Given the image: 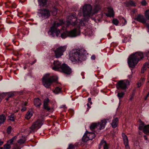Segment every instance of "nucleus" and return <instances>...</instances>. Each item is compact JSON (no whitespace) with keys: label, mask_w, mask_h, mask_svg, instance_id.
<instances>
[{"label":"nucleus","mask_w":149,"mask_h":149,"mask_svg":"<svg viewBox=\"0 0 149 149\" xmlns=\"http://www.w3.org/2000/svg\"><path fill=\"white\" fill-rule=\"evenodd\" d=\"M149 97V92L148 93L146 97H145V100H147V98Z\"/></svg>","instance_id":"864d4df0"},{"label":"nucleus","mask_w":149,"mask_h":149,"mask_svg":"<svg viewBox=\"0 0 149 149\" xmlns=\"http://www.w3.org/2000/svg\"><path fill=\"white\" fill-rule=\"evenodd\" d=\"M56 81L54 77L50 76L49 74H45L42 78V84L47 88H49L52 84Z\"/></svg>","instance_id":"0eeeda50"},{"label":"nucleus","mask_w":149,"mask_h":149,"mask_svg":"<svg viewBox=\"0 0 149 149\" xmlns=\"http://www.w3.org/2000/svg\"><path fill=\"white\" fill-rule=\"evenodd\" d=\"M84 25L85 24L83 21L81 20L80 21V22L79 23L77 22L76 26H77L78 27H80V26H84Z\"/></svg>","instance_id":"72a5a7b5"},{"label":"nucleus","mask_w":149,"mask_h":149,"mask_svg":"<svg viewBox=\"0 0 149 149\" xmlns=\"http://www.w3.org/2000/svg\"><path fill=\"white\" fill-rule=\"evenodd\" d=\"M33 112L32 109L29 110L27 112L26 114L25 115V118L28 120L29 119L33 116Z\"/></svg>","instance_id":"5701e85b"},{"label":"nucleus","mask_w":149,"mask_h":149,"mask_svg":"<svg viewBox=\"0 0 149 149\" xmlns=\"http://www.w3.org/2000/svg\"><path fill=\"white\" fill-rule=\"evenodd\" d=\"M26 110V107H25L23 106L21 110L23 112L25 111Z\"/></svg>","instance_id":"8fccbe9b"},{"label":"nucleus","mask_w":149,"mask_h":149,"mask_svg":"<svg viewBox=\"0 0 149 149\" xmlns=\"http://www.w3.org/2000/svg\"><path fill=\"white\" fill-rule=\"evenodd\" d=\"M147 68H148V63H146L143 65L142 68L141 73H143Z\"/></svg>","instance_id":"cd10ccee"},{"label":"nucleus","mask_w":149,"mask_h":149,"mask_svg":"<svg viewBox=\"0 0 149 149\" xmlns=\"http://www.w3.org/2000/svg\"><path fill=\"white\" fill-rule=\"evenodd\" d=\"M27 102H25L24 103V106H26L27 105Z\"/></svg>","instance_id":"338daca9"},{"label":"nucleus","mask_w":149,"mask_h":149,"mask_svg":"<svg viewBox=\"0 0 149 149\" xmlns=\"http://www.w3.org/2000/svg\"><path fill=\"white\" fill-rule=\"evenodd\" d=\"M26 0H19V2L22 3H23Z\"/></svg>","instance_id":"5fc2aeb1"},{"label":"nucleus","mask_w":149,"mask_h":149,"mask_svg":"<svg viewBox=\"0 0 149 149\" xmlns=\"http://www.w3.org/2000/svg\"><path fill=\"white\" fill-rule=\"evenodd\" d=\"M146 4H147L145 0H143L141 2V4L143 6H145Z\"/></svg>","instance_id":"a18cd8bd"},{"label":"nucleus","mask_w":149,"mask_h":149,"mask_svg":"<svg viewBox=\"0 0 149 149\" xmlns=\"http://www.w3.org/2000/svg\"><path fill=\"white\" fill-rule=\"evenodd\" d=\"M112 23L113 24L117 26L119 22L117 19L114 18L112 20Z\"/></svg>","instance_id":"e433bc0d"},{"label":"nucleus","mask_w":149,"mask_h":149,"mask_svg":"<svg viewBox=\"0 0 149 149\" xmlns=\"http://www.w3.org/2000/svg\"><path fill=\"white\" fill-rule=\"evenodd\" d=\"M147 28L148 30V32H149V24H148L147 25Z\"/></svg>","instance_id":"0e129e2a"},{"label":"nucleus","mask_w":149,"mask_h":149,"mask_svg":"<svg viewBox=\"0 0 149 149\" xmlns=\"http://www.w3.org/2000/svg\"><path fill=\"white\" fill-rule=\"evenodd\" d=\"M68 20L66 21V24L67 26L72 25V26H76L77 20L75 14L73 13L69 16Z\"/></svg>","instance_id":"9d476101"},{"label":"nucleus","mask_w":149,"mask_h":149,"mask_svg":"<svg viewBox=\"0 0 149 149\" xmlns=\"http://www.w3.org/2000/svg\"><path fill=\"white\" fill-rule=\"evenodd\" d=\"M128 81L120 80L116 84L117 88L119 90H123L125 92V89L127 88V86L129 84Z\"/></svg>","instance_id":"f8f14e48"},{"label":"nucleus","mask_w":149,"mask_h":149,"mask_svg":"<svg viewBox=\"0 0 149 149\" xmlns=\"http://www.w3.org/2000/svg\"><path fill=\"white\" fill-rule=\"evenodd\" d=\"M91 97H89L88 98V102H90V101H91Z\"/></svg>","instance_id":"774afa93"},{"label":"nucleus","mask_w":149,"mask_h":149,"mask_svg":"<svg viewBox=\"0 0 149 149\" xmlns=\"http://www.w3.org/2000/svg\"><path fill=\"white\" fill-rule=\"evenodd\" d=\"M146 56L149 57V52H148L146 54Z\"/></svg>","instance_id":"69168bd1"},{"label":"nucleus","mask_w":149,"mask_h":149,"mask_svg":"<svg viewBox=\"0 0 149 149\" xmlns=\"http://www.w3.org/2000/svg\"><path fill=\"white\" fill-rule=\"evenodd\" d=\"M125 92L124 91L123 92H120L119 91L118 92L117 96L119 100H120L124 97L125 95Z\"/></svg>","instance_id":"bb28decb"},{"label":"nucleus","mask_w":149,"mask_h":149,"mask_svg":"<svg viewBox=\"0 0 149 149\" xmlns=\"http://www.w3.org/2000/svg\"><path fill=\"white\" fill-rule=\"evenodd\" d=\"M68 36V32L66 31L61 33V36L62 38H65Z\"/></svg>","instance_id":"7c9ffc66"},{"label":"nucleus","mask_w":149,"mask_h":149,"mask_svg":"<svg viewBox=\"0 0 149 149\" xmlns=\"http://www.w3.org/2000/svg\"><path fill=\"white\" fill-rule=\"evenodd\" d=\"M64 24L63 20L62 19H59L54 22L49 30V32L50 33V34L53 37L55 36V35H56L57 37L58 36L60 33V31L57 28Z\"/></svg>","instance_id":"39448f33"},{"label":"nucleus","mask_w":149,"mask_h":149,"mask_svg":"<svg viewBox=\"0 0 149 149\" xmlns=\"http://www.w3.org/2000/svg\"><path fill=\"white\" fill-rule=\"evenodd\" d=\"M17 137L16 136H13L11 139L7 141L8 143H9L10 145L13 144L14 142L16 140Z\"/></svg>","instance_id":"a878e982"},{"label":"nucleus","mask_w":149,"mask_h":149,"mask_svg":"<svg viewBox=\"0 0 149 149\" xmlns=\"http://www.w3.org/2000/svg\"><path fill=\"white\" fill-rule=\"evenodd\" d=\"M143 54L137 52L131 55L128 59V64L130 68H134L138 62L143 58Z\"/></svg>","instance_id":"20e7f679"},{"label":"nucleus","mask_w":149,"mask_h":149,"mask_svg":"<svg viewBox=\"0 0 149 149\" xmlns=\"http://www.w3.org/2000/svg\"><path fill=\"white\" fill-rule=\"evenodd\" d=\"M3 98V94H0V102H1Z\"/></svg>","instance_id":"09e8293b"},{"label":"nucleus","mask_w":149,"mask_h":149,"mask_svg":"<svg viewBox=\"0 0 149 149\" xmlns=\"http://www.w3.org/2000/svg\"><path fill=\"white\" fill-rule=\"evenodd\" d=\"M125 6L127 7H131L136 6V3L134 1L132 0H130L126 2Z\"/></svg>","instance_id":"6ab92c4d"},{"label":"nucleus","mask_w":149,"mask_h":149,"mask_svg":"<svg viewBox=\"0 0 149 149\" xmlns=\"http://www.w3.org/2000/svg\"><path fill=\"white\" fill-rule=\"evenodd\" d=\"M126 149H130L128 144L125 145Z\"/></svg>","instance_id":"603ef678"},{"label":"nucleus","mask_w":149,"mask_h":149,"mask_svg":"<svg viewBox=\"0 0 149 149\" xmlns=\"http://www.w3.org/2000/svg\"><path fill=\"white\" fill-rule=\"evenodd\" d=\"M43 123L42 120H38L34 122L31 127L27 129L29 133L34 132L36 131V130H37L40 128Z\"/></svg>","instance_id":"1a4fd4ad"},{"label":"nucleus","mask_w":149,"mask_h":149,"mask_svg":"<svg viewBox=\"0 0 149 149\" xmlns=\"http://www.w3.org/2000/svg\"><path fill=\"white\" fill-rule=\"evenodd\" d=\"M91 59L92 60H95V56L94 55H93L91 57Z\"/></svg>","instance_id":"4d7b16f0"},{"label":"nucleus","mask_w":149,"mask_h":149,"mask_svg":"<svg viewBox=\"0 0 149 149\" xmlns=\"http://www.w3.org/2000/svg\"><path fill=\"white\" fill-rule=\"evenodd\" d=\"M3 141L0 140V146L2 145L3 144Z\"/></svg>","instance_id":"680f3d73"},{"label":"nucleus","mask_w":149,"mask_h":149,"mask_svg":"<svg viewBox=\"0 0 149 149\" xmlns=\"http://www.w3.org/2000/svg\"><path fill=\"white\" fill-rule=\"evenodd\" d=\"M143 132L146 134L149 133V125H146L144 127Z\"/></svg>","instance_id":"c756f323"},{"label":"nucleus","mask_w":149,"mask_h":149,"mask_svg":"<svg viewBox=\"0 0 149 149\" xmlns=\"http://www.w3.org/2000/svg\"><path fill=\"white\" fill-rule=\"evenodd\" d=\"M53 64L54 66L52 69L54 70L59 71L68 75L70 74L72 72L71 69L67 65L65 64L61 65L58 61H54Z\"/></svg>","instance_id":"7ed1b4c3"},{"label":"nucleus","mask_w":149,"mask_h":149,"mask_svg":"<svg viewBox=\"0 0 149 149\" xmlns=\"http://www.w3.org/2000/svg\"><path fill=\"white\" fill-rule=\"evenodd\" d=\"M8 119L11 121H14L15 120L14 115L13 114H10L8 116Z\"/></svg>","instance_id":"58836bf2"},{"label":"nucleus","mask_w":149,"mask_h":149,"mask_svg":"<svg viewBox=\"0 0 149 149\" xmlns=\"http://www.w3.org/2000/svg\"><path fill=\"white\" fill-rule=\"evenodd\" d=\"M68 36L70 37H75L77 35L76 28H74L72 30L68 32Z\"/></svg>","instance_id":"dca6fc26"},{"label":"nucleus","mask_w":149,"mask_h":149,"mask_svg":"<svg viewBox=\"0 0 149 149\" xmlns=\"http://www.w3.org/2000/svg\"><path fill=\"white\" fill-rule=\"evenodd\" d=\"M14 95V94L13 93H9L8 95V98H10L13 97Z\"/></svg>","instance_id":"49530a36"},{"label":"nucleus","mask_w":149,"mask_h":149,"mask_svg":"<svg viewBox=\"0 0 149 149\" xmlns=\"http://www.w3.org/2000/svg\"><path fill=\"white\" fill-rule=\"evenodd\" d=\"M6 119L4 115H2L0 116V125L4 122Z\"/></svg>","instance_id":"c85d7f7f"},{"label":"nucleus","mask_w":149,"mask_h":149,"mask_svg":"<svg viewBox=\"0 0 149 149\" xmlns=\"http://www.w3.org/2000/svg\"><path fill=\"white\" fill-rule=\"evenodd\" d=\"M36 60H35L33 61V62L32 63H31V65H32L33 64L36 62Z\"/></svg>","instance_id":"052dcab7"},{"label":"nucleus","mask_w":149,"mask_h":149,"mask_svg":"<svg viewBox=\"0 0 149 149\" xmlns=\"http://www.w3.org/2000/svg\"><path fill=\"white\" fill-rule=\"evenodd\" d=\"M34 103L36 107H39L41 104V101L38 98H36L34 100Z\"/></svg>","instance_id":"4be33fe9"},{"label":"nucleus","mask_w":149,"mask_h":149,"mask_svg":"<svg viewBox=\"0 0 149 149\" xmlns=\"http://www.w3.org/2000/svg\"><path fill=\"white\" fill-rule=\"evenodd\" d=\"M12 127L11 126H9L7 128V132L8 134H10L11 131Z\"/></svg>","instance_id":"ea45409f"},{"label":"nucleus","mask_w":149,"mask_h":149,"mask_svg":"<svg viewBox=\"0 0 149 149\" xmlns=\"http://www.w3.org/2000/svg\"><path fill=\"white\" fill-rule=\"evenodd\" d=\"M38 1L40 7L44 8L40 9H49L48 8L50 9H58L55 7V4L53 2H50L48 3V0H38Z\"/></svg>","instance_id":"423d86ee"},{"label":"nucleus","mask_w":149,"mask_h":149,"mask_svg":"<svg viewBox=\"0 0 149 149\" xmlns=\"http://www.w3.org/2000/svg\"><path fill=\"white\" fill-rule=\"evenodd\" d=\"M145 80V79H144V78H142L140 79L139 80V82L140 83H141L142 84H143Z\"/></svg>","instance_id":"a19ab883"},{"label":"nucleus","mask_w":149,"mask_h":149,"mask_svg":"<svg viewBox=\"0 0 149 149\" xmlns=\"http://www.w3.org/2000/svg\"><path fill=\"white\" fill-rule=\"evenodd\" d=\"M77 145L75 144L73 145L72 144H69L68 148L67 149H74L77 146Z\"/></svg>","instance_id":"c9c22d12"},{"label":"nucleus","mask_w":149,"mask_h":149,"mask_svg":"<svg viewBox=\"0 0 149 149\" xmlns=\"http://www.w3.org/2000/svg\"><path fill=\"white\" fill-rule=\"evenodd\" d=\"M144 15L146 19L149 21V10H146L145 11Z\"/></svg>","instance_id":"f704fd0d"},{"label":"nucleus","mask_w":149,"mask_h":149,"mask_svg":"<svg viewBox=\"0 0 149 149\" xmlns=\"http://www.w3.org/2000/svg\"><path fill=\"white\" fill-rule=\"evenodd\" d=\"M4 147L5 149H10L11 148L10 145L7 142V143L4 145Z\"/></svg>","instance_id":"4c0bfd02"},{"label":"nucleus","mask_w":149,"mask_h":149,"mask_svg":"<svg viewBox=\"0 0 149 149\" xmlns=\"http://www.w3.org/2000/svg\"><path fill=\"white\" fill-rule=\"evenodd\" d=\"M25 141L22 139H20L18 140V143L20 144L24 143Z\"/></svg>","instance_id":"37998d69"},{"label":"nucleus","mask_w":149,"mask_h":149,"mask_svg":"<svg viewBox=\"0 0 149 149\" xmlns=\"http://www.w3.org/2000/svg\"><path fill=\"white\" fill-rule=\"evenodd\" d=\"M122 136L123 139L124 145L128 144V140L127 136L123 133L122 134Z\"/></svg>","instance_id":"393cba45"},{"label":"nucleus","mask_w":149,"mask_h":149,"mask_svg":"<svg viewBox=\"0 0 149 149\" xmlns=\"http://www.w3.org/2000/svg\"><path fill=\"white\" fill-rule=\"evenodd\" d=\"M86 136H87L90 140H92L95 136V134L93 132H88L86 131Z\"/></svg>","instance_id":"412c9836"},{"label":"nucleus","mask_w":149,"mask_h":149,"mask_svg":"<svg viewBox=\"0 0 149 149\" xmlns=\"http://www.w3.org/2000/svg\"><path fill=\"white\" fill-rule=\"evenodd\" d=\"M49 102V99L48 98H46L44 100L43 103L44 108L47 111H49L50 108L48 105Z\"/></svg>","instance_id":"a211bd4d"},{"label":"nucleus","mask_w":149,"mask_h":149,"mask_svg":"<svg viewBox=\"0 0 149 149\" xmlns=\"http://www.w3.org/2000/svg\"><path fill=\"white\" fill-rule=\"evenodd\" d=\"M133 95H132V96H131V97H130V100H132V99H133Z\"/></svg>","instance_id":"e2e57ef3"},{"label":"nucleus","mask_w":149,"mask_h":149,"mask_svg":"<svg viewBox=\"0 0 149 149\" xmlns=\"http://www.w3.org/2000/svg\"><path fill=\"white\" fill-rule=\"evenodd\" d=\"M87 54L86 51L84 49H73L69 53L70 59L74 63L81 62L86 59Z\"/></svg>","instance_id":"f257e3e1"},{"label":"nucleus","mask_w":149,"mask_h":149,"mask_svg":"<svg viewBox=\"0 0 149 149\" xmlns=\"http://www.w3.org/2000/svg\"><path fill=\"white\" fill-rule=\"evenodd\" d=\"M141 85L142 84L141 83H140L139 82H138L137 84V87L138 88H139L141 86Z\"/></svg>","instance_id":"3c124183"},{"label":"nucleus","mask_w":149,"mask_h":149,"mask_svg":"<svg viewBox=\"0 0 149 149\" xmlns=\"http://www.w3.org/2000/svg\"><path fill=\"white\" fill-rule=\"evenodd\" d=\"M79 8L78 7V5L77 4H76L74 8V9H77Z\"/></svg>","instance_id":"6e6d98bb"},{"label":"nucleus","mask_w":149,"mask_h":149,"mask_svg":"<svg viewBox=\"0 0 149 149\" xmlns=\"http://www.w3.org/2000/svg\"><path fill=\"white\" fill-rule=\"evenodd\" d=\"M118 120L117 118H116L113 119L112 121L111 125L112 127L115 128H116L118 125Z\"/></svg>","instance_id":"aec40b11"},{"label":"nucleus","mask_w":149,"mask_h":149,"mask_svg":"<svg viewBox=\"0 0 149 149\" xmlns=\"http://www.w3.org/2000/svg\"><path fill=\"white\" fill-rule=\"evenodd\" d=\"M90 140L87 136H86V133H85L82 138V141L86 142L87 141Z\"/></svg>","instance_id":"2f4dec72"},{"label":"nucleus","mask_w":149,"mask_h":149,"mask_svg":"<svg viewBox=\"0 0 149 149\" xmlns=\"http://www.w3.org/2000/svg\"><path fill=\"white\" fill-rule=\"evenodd\" d=\"M135 19L143 24L146 23V19L144 16L140 14Z\"/></svg>","instance_id":"4468645a"},{"label":"nucleus","mask_w":149,"mask_h":149,"mask_svg":"<svg viewBox=\"0 0 149 149\" xmlns=\"http://www.w3.org/2000/svg\"><path fill=\"white\" fill-rule=\"evenodd\" d=\"M84 17H89L97 13L98 10H83Z\"/></svg>","instance_id":"ddd939ff"},{"label":"nucleus","mask_w":149,"mask_h":149,"mask_svg":"<svg viewBox=\"0 0 149 149\" xmlns=\"http://www.w3.org/2000/svg\"><path fill=\"white\" fill-rule=\"evenodd\" d=\"M13 149H20V146H18L17 145L15 146Z\"/></svg>","instance_id":"de8ad7c7"},{"label":"nucleus","mask_w":149,"mask_h":149,"mask_svg":"<svg viewBox=\"0 0 149 149\" xmlns=\"http://www.w3.org/2000/svg\"><path fill=\"white\" fill-rule=\"evenodd\" d=\"M106 16L109 17H113L114 16V12L113 10H108V12L105 13Z\"/></svg>","instance_id":"b1692460"},{"label":"nucleus","mask_w":149,"mask_h":149,"mask_svg":"<svg viewBox=\"0 0 149 149\" xmlns=\"http://www.w3.org/2000/svg\"><path fill=\"white\" fill-rule=\"evenodd\" d=\"M61 92V89L59 87H56L54 91V92L56 94H58Z\"/></svg>","instance_id":"473e14b6"},{"label":"nucleus","mask_w":149,"mask_h":149,"mask_svg":"<svg viewBox=\"0 0 149 149\" xmlns=\"http://www.w3.org/2000/svg\"><path fill=\"white\" fill-rule=\"evenodd\" d=\"M123 20L124 22V25L125 24H127V22L125 19L124 18H123Z\"/></svg>","instance_id":"13d9d810"},{"label":"nucleus","mask_w":149,"mask_h":149,"mask_svg":"<svg viewBox=\"0 0 149 149\" xmlns=\"http://www.w3.org/2000/svg\"><path fill=\"white\" fill-rule=\"evenodd\" d=\"M67 47L66 45L61 46L54 51L55 54L56 58H60L63 55V52L66 50Z\"/></svg>","instance_id":"9b49d317"},{"label":"nucleus","mask_w":149,"mask_h":149,"mask_svg":"<svg viewBox=\"0 0 149 149\" xmlns=\"http://www.w3.org/2000/svg\"><path fill=\"white\" fill-rule=\"evenodd\" d=\"M10 6H11L12 8H15L17 7V5L15 3H13L11 4V5Z\"/></svg>","instance_id":"79ce46f5"},{"label":"nucleus","mask_w":149,"mask_h":149,"mask_svg":"<svg viewBox=\"0 0 149 149\" xmlns=\"http://www.w3.org/2000/svg\"><path fill=\"white\" fill-rule=\"evenodd\" d=\"M144 127H143V125H140L139 126V130H143V131Z\"/></svg>","instance_id":"c03bdc74"},{"label":"nucleus","mask_w":149,"mask_h":149,"mask_svg":"<svg viewBox=\"0 0 149 149\" xmlns=\"http://www.w3.org/2000/svg\"><path fill=\"white\" fill-rule=\"evenodd\" d=\"M107 123L106 120L104 119L102 120L100 123H93L90 126V129L92 131H93L96 128L100 130L103 129L105 128Z\"/></svg>","instance_id":"6e6552de"},{"label":"nucleus","mask_w":149,"mask_h":149,"mask_svg":"<svg viewBox=\"0 0 149 149\" xmlns=\"http://www.w3.org/2000/svg\"><path fill=\"white\" fill-rule=\"evenodd\" d=\"M107 0H95L94 3H93V6L94 8L93 9L92 6L89 4H85L82 7L81 6L79 9H113V8L108 4L105 5L106 3L105 1Z\"/></svg>","instance_id":"f03ea898"},{"label":"nucleus","mask_w":149,"mask_h":149,"mask_svg":"<svg viewBox=\"0 0 149 149\" xmlns=\"http://www.w3.org/2000/svg\"><path fill=\"white\" fill-rule=\"evenodd\" d=\"M74 110L72 109H71L70 110V112L72 113V115H73V113L74 112Z\"/></svg>","instance_id":"bf43d9fd"},{"label":"nucleus","mask_w":149,"mask_h":149,"mask_svg":"<svg viewBox=\"0 0 149 149\" xmlns=\"http://www.w3.org/2000/svg\"><path fill=\"white\" fill-rule=\"evenodd\" d=\"M103 147V149H108V148L106 141L103 140L101 141L99 145V149Z\"/></svg>","instance_id":"f3484780"},{"label":"nucleus","mask_w":149,"mask_h":149,"mask_svg":"<svg viewBox=\"0 0 149 149\" xmlns=\"http://www.w3.org/2000/svg\"><path fill=\"white\" fill-rule=\"evenodd\" d=\"M42 11L40 14L42 17L44 18H48L50 15V12L49 10H42Z\"/></svg>","instance_id":"2eb2a0df"}]
</instances>
